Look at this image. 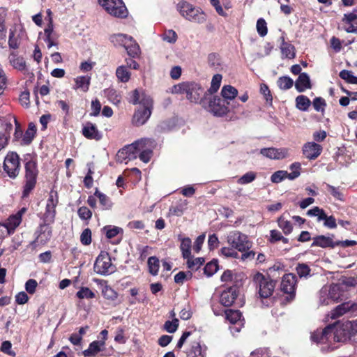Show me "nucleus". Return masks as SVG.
<instances>
[{"label":"nucleus","mask_w":357,"mask_h":357,"mask_svg":"<svg viewBox=\"0 0 357 357\" xmlns=\"http://www.w3.org/2000/svg\"><path fill=\"white\" fill-rule=\"evenodd\" d=\"M323 293L331 295V298L334 300L335 303L337 302L342 296V287L339 284H332L331 285H325L323 287Z\"/></svg>","instance_id":"4be33fe9"},{"label":"nucleus","mask_w":357,"mask_h":357,"mask_svg":"<svg viewBox=\"0 0 357 357\" xmlns=\"http://www.w3.org/2000/svg\"><path fill=\"white\" fill-rule=\"evenodd\" d=\"M176 9L180 15L185 20L202 24L206 20V15L199 7H195L188 1H182L176 5Z\"/></svg>","instance_id":"20e7f679"},{"label":"nucleus","mask_w":357,"mask_h":357,"mask_svg":"<svg viewBox=\"0 0 357 357\" xmlns=\"http://www.w3.org/2000/svg\"><path fill=\"white\" fill-rule=\"evenodd\" d=\"M293 84V79L287 76L281 77L278 80V85L279 88L283 90L289 89L292 87Z\"/></svg>","instance_id":"49530a36"},{"label":"nucleus","mask_w":357,"mask_h":357,"mask_svg":"<svg viewBox=\"0 0 357 357\" xmlns=\"http://www.w3.org/2000/svg\"><path fill=\"white\" fill-rule=\"evenodd\" d=\"M227 242L230 246L236 248L239 252L250 250L252 244L246 234L237 230L231 231L227 234Z\"/></svg>","instance_id":"6e6552de"},{"label":"nucleus","mask_w":357,"mask_h":357,"mask_svg":"<svg viewBox=\"0 0 357 357\" xmlns=\"http://www.w3.org/2000/svg\"><path fill=\"white\" fill-rule=\"evenodd\" d=\"M222 79V76L220 74H216L213 75L211 80V87L209 89V92L211 93H213L218 91L220 86Z\"/></svg>","instance_id":"8fccbe9b"},{"label":"nucleus","mask_w":357,"mask_h":357,"mask_svg":"<svg viewBox=\"0 0 357 357\" xmlns=\"http://www.w3.org/2000/svg\"><path fill=\"white\" fill-rule=\"evenodd\" d=\"M238 91L231 85H225L221 90V95L225 100H232L236 97Z\"/></svg>","instance_id":"72a5a7b5"},{"label":"nucleus","mask_w":357,"mask_h":357,"mask_svg":"<svg viewBox=\"0 0 357 357\" xmlns=\"http://www.w3.org/2000/svg\"><path fill=\"white\" fill-rule=\"evenodd\" d=\"M98 3L111 16L118 18L128 16V10L122 0H98Z\"/></svg>","instance_id":"0eeeda50"},{"label":"nucleus","mask_w":357,"mask_h":357,"mask_svg":"<svg viewBox=\"0 0 357 357\" xmlns=\"http://www.w3.org/2000/svg\"><path fill=\"white\" fill-rule=\"evenodd\" d=\"M102 294L105 298L109 300H114L117 298L116 292L107 285L102 287Z\"/></svg>","instance_id":"6e6d98bb"},{"label":"nucleus","mask_w":357,"mask_h":357,"mask_svg":"<svg viewBox=\"0 0 357 357\" xmlns=\"http://www.w3.org/2000/svg\"><path fill=\"white\" fill-rule=\"evenodd\" d=\"M76 296L79 299H91L95 298V294L88 287H81Z\"/></svg>","instance_id":"c03bdc74"},{"label":"nucleus","mask_w":357,"mask_h":357,"mask_svg":"<svg viewBox=\"0 0 357 357\" xmlns=\"http://www.w3.org/2000/svg\"><path fill=\"white\" fill-rule=\"evenodd\" d=\"M204 262V259L201 257L193 259L192 256H190V258H187L188 267L192 271L197 270Z\"/></svg>","instance_id":"a18cd8bd"},{"label":"nucleus","mask_w":357,"mask_h":357,"mask_svg":"<svg viewBox=\"0 0 357 357\" xmlns=\"http://www.w3.org/2000/svg\"><path fill=\"white\" fill-rule=\"evenodd\" d=\"M256 178V173L254 172H248L240 177L238 183L241 185H245L252 182Z\"/></svg>","instance_id":"5fc2aeb1"},{"label":"nucleus","mask_w":357,"mask_h":357,"mask_svg":"<svg viewBox=\"0 0 357 357\" xmlns=\"http://www.w3.org/2000/svg\"><path fill=\"white\" fill-rule=\"evenodd\" d=\"M82 132L89 139L99 141L102 137V134L98 130L97 126L91 122H87L84 125Z\"/></svg>","instance_id":"a211bd4d"},{"label":"nucleus","mask_w":357,"mask_h":357,"mask_svg":"<svg viewBox=\"0 0 357 357\" xmlns=\"http://www.w3.org/2000/svg\"><path fill=\"white\" fill-rule=\"evenodd\" d=\"M104 341H93L89 344L87 349L83 351L85 357L96 356L105 347Z\"/></svg>","instance_id":"cd10ccee"},{"label":"nucleus","mask_w":357,"mask_h":357,"mask_svg":"<svg viewBox=\"0 0 357 357\" xmlns=\"http://www.w3.org/2000/svg\"><path fill=\"white\" fill-rule=\"evenodd\" d=\"M178 326V319H174L172 321H167L164 324V328L168 333H174Z\"/></svg>","instance_id":"13d9d810"},{"label":"nucleus","mask_w":357,"mask_h":357,"mask_svg":"<svg viewBox=\"0 0 357 357\" xmlns=\"http://www.w3.org/2000/svg\"><path fill=\"white\" fill-rule=\"evenodd\" d=\"M238 295V291L236 287L227 288L222 292L220 302L224 306H231L237 298Z\"/></svg>","instance_id":"f3484780"},{"label":"nucleus","mask_w":357,"mask_h":357,"mask_svg":"<svg viewBox=\"0 0 357 357\" xmlns=\"http://www.w3.org/2000/svg\"><path fill=\"white\" fill-rule=\"evenodd\" d=\"M282 43L280 44V50L282 57L292 59L296 56L295 47L293 45L284 40V37H281Z\"/></svg>","instance_id":"c756f323"},{"label":"nucleus","mask_w":357,"mask_h":357,"mask_svg":"<svg viewBox=\"0 0 357 357\" xmlns=\"http://www.w3.org/2000/svg\"><path fill=\"white\" fill-rule=\"evenodd\" d=\"M218 270V265L217 261H211L206 264V266L204 268V274L208 276L211 277L213 274H215Z\"/></svg>","instance_id":"3c124183"},{"label":"nucleus","mask_w":357,"mask_h":357,"mask_svg":"<svg viewBox=\"0 0 357 357\" xmlns=\"http://www.w3.org/2000/svg\"><path fill=\"white\" fill-rule=\"evenodd\" d=\"M326 187L328 188V190L336 199L343 201V194L341 192L340 188H336L329 184H326Z\"/></svg>","instance_id":"e2e57ef3"},{"label":"nucleus","mask_w":357,"mask_h":357,"mask_svg":"<svg viewBox=\"0 0 357 357\" xmlns=\"http://www.w3.org/2000/svg\"><path fill=\"white\" fill-rule=\"evenodd\" d=\"M144 140H137L131 144L125 146L116 153V160L120 163H127L129 160L137 158V150L142 149Z\"/></svg>","instance_id":"1a4fd4ad"},{"label":"nucleus","mask_w":357,"mask_h":357,"mask_svg":"<svg viewBox=\"0 0 357 357\" xmlns=\"http://www.w3.org/2000/svg\"><path fill=\"white\" fill-rule=\"evenodd\" d=\"M357 309V304L353 303L351 302H346L341 305L337 306L332 312H331V318L336 319L344 313L350 311L355 310Z\"/></svg>","instance_id":"b1692460"},{"label":"nucleus","mask_w":357,"mask_h":357,"mask_svg":"<svg viewBox=\"0 0 357 357\" xmlns=\"http://www.w3.org/2000/svg\"><path fill=\"white\" fill-rule=\"evenodd\" d=\"M286 171L279 170L274 172L271 177V181L274 183H278L286 179Z\"/></svg>","instance_id":"338daca9"},{"label":"nucleus","mask_w":357,"mask_h":357,"mask_svg":"<svg viewBox=\"0 0 357 357\" xmlns=\"http://www.w3.org/2000/svg\"><path fill=\"white\" fill-rule=\"evenodd\" d=\"M44 40L47 43L48 49L53 46H57L58 36L54 31L53 24L51 21L44 30Z\"/></svg>","instance_id":"412c9836"},{"label":"nucleus","mask_w":357,"mask_h":357,"mask_svg":"<svg viewBox=\"0 0 357 357\" xmlns=\"http://www.w3.org/2000/svg\"><path fill=\"white\" fill-rule=\"evenodd\" d=\"M130 102L139 104L142 108L135 111L132 117V124L135 126L144 125L150 118L153 109V100L144 91L135 89L130 95Z\"/></svg>","instance_id":"f03ea898"},{"label":"nucleus","mask_w":357,"mask_h":357,"mask_svg":"<svg viewBox=\"0 0 357 357\" xmlns=\"http://www.w3.org/2000/svg\"><path fill=\"white\" fill-rule=\"evenodd\" d=\"M3 169L9 177L15 178L19 174L20 163L19 155L15 152L8 153L3 162Z\"/></svg>","instance_id":"9b49d317"},{"label":"nucleus","mask_w":357,"mask_h":357,"mask_svg":"<svg viewBox=\"0 0 357 357\" xmlns=\"http://www.w3.org/2000/svg\"><path fill=\"white\" fill-rule=\"evenodd\" d=\"M226 319L232 324L244 322L242 314L239 310H227L225 311Z\"/></svg>","instance_id":"2f4dec72"},{"label":"nucleus","mask_w":357,"mask_h":357,"mask_svg":"<svg viewBox=\"0 0 357 357\" xmlns=\"http://www.w3.org/2000/svg\"><path fill=\"white\" fill-rule=\"evenodd\" d=\"M257 30L259 36L264 37L267 34L268 29L266 22L263 18H259L257 22Z\"/></svg>","instance_id":"bf43d9fd"},{"label":"nucleus","mask_w":357,"mask_h":357,"mask_svg":"<svg viewBox=\"0 0 357 357\" xmlns=\"http://www.w3.org/2000/svg\"><path fill=\"white\" fill-rule=\"evenodd\" d=\"M162 39L170 44H174L178 38L176 33L172 29L165 30L161 36Z\"/></svg>","instance_id":"79ce46f5"},{"label":"nucleus","mask_w":357,"mask_h":357,"mask_svg":"<svg viewBox=\"0 0 357 357\" xmlns=\"http://www.w3.org/2000/svg\"><path fill=\"white\" fill-rule=\"evenodd\" d=\"M58 204L56 192L51 191L47 200L45 212L43 215L44 222L47 224L54 222L56 215V206Z\"/></svg>","instance_id":"f8f14e48"},{"label":"nucleus","mask_w":357,"mask_h":357,"mask_svg":"<svg viewBox=\"0 0 357 357\" xmlns=\"http://www.w3.org/2000/svg\"><path fill=\"white\" fill-rule=\"evenodd\" d=\"M140 140H144L145 142L143 143L142 149L137 150V156H139V159L142 162L147 163L150 161L152 156L151 147L153 144V141L151 139L146 138L141 139Z\"/></svg>","instance_id":"6ab92c4d"},{"label":"nucleus","mask_w":357,"mask_h":357,"mask_svg":"<svg viewBox=\"0 0 357 357\" xmlns=\"http://www.w3.org/2000/svg\"><path fill=\"white\" fill-rule=\"evenodd\" d=\"M296 103L298 109L306 111L310 106L311 102L307 97L301 95L296 98Z\"/></svg>","instance_id":"58836bf2"},{"label":"nucleus","mask_w":357,"mask_h":357,"mask_svg":"<svg viewBox=\"0 0 357 357\" xmlns=\"http://www.w3.org/2000/svg\"><path fill=\"white\" fill-rule=\"evenodd\" d=\"M75 85L73 89L75 90H80L83 92H86L90 86L91 77L89 76H78L74 79Z\"/></svg>","instance_id":"c85d7f7f"},{"label":"nucleus","mask_w":357,"mask_h":357,"mask_svg":"<svg viewBox=\"0 0 357 357\" xmlns=\"http://www.w3.org/2000/svg\"><path fill=\"white\" fill-rule=\"evenodd\" d=\"M172 93L186 95V98L192 102L198 103L204 93V89L200 84L195 82H183L174 85L172 88Z\"/></svg>","instance_id":"39448f33"},{"label":"nucleus","mask_w":357,"mask_h":357,"mask_svg":"<svg viewBox=\"0 0 357 357\" xmlns=\"http://www.w3.org/2000/svg\"><path fill=\"white\" fill-rule=\"evenodd\" d=\"M260 153L271 160H282L290 156V149L286 147L264 148L260 150Z\"/></svg>","instance_id":"ddd939ff"},{"label":"nucleus","mask_w":357,"mask_h":357,"mask_svg":"<svg viewBox=\"0 0 357 357\" xmlns=\"http://www.w3.org/2000/svg\"><path fill=\"white\" fill-rule=\"evenodd\" d=\"M181 240V250L182 252V255L184 259L190 258L191 256V247L192 242L190 238H181L179 237Z\"/></svg>","instance_id":"473e14b6"},{"label":"nucleus","mask_w":357,"mask_h":357,"mask_svg":"<svg viewBox=\"0 0 357 357\" xmlns=\"http://www.w3.org/2000/svg\"><path fill=\"white\" fill-rule=\"evenodd\" d=\"M36 133V132L34 131V130L27 129L26 132L22 135V143L26 145L29 144L33 139Z\"/></svg>","instance_id":"69168bd1"},{"label":"nucleus","mask_w":357,"mask_h":357,"mask_svg":"<svg viewBox=\"0 0 357 357\" xmlns=\"http://www.w3.org/2000/svg\"><path fill=\"white\" fill-rule=\"evenodd\" d=\"M116 75L119 80L122 82H127L130 77V73L124 66H121L116 70Z\"/></svg>","instance_id":"e433bc0d"},{"label":"nucleus","mask_w":357,"mask_h":357,"mask_svg":"<svg viewBox=\"0 0 357 357\" xmlns=\"http://www.w3.org/2000/svg\"><path fill=\"white\" fill-rule=\"evenodd\" d=\"M296 284V276L292 273L286 274L282 277L281 290L291 297L294 295Z\"/></svg>","instance_id":"2eb2a0df"},{"label":"nucleus","mask_w":357,"mask_h":357,"mask_svg":"<svg viewBox=\"0 0 357 357\" xmlns=\"http://www.w3.org/2000/svg\"><path fill=\"white\" fill-rule=\"evenodd\" d=\"M187 200H180L175 206L170 208V211L174 215L181 216L187 209Z\"/></svg>","instance_id":"ea45409f"},{"label":"nucleus","mask_w":357,"mask_h":357,"mask_svg":"<svg viewBox=\"0 0 357 357\" xmlns=\"http://www.w3.org/2000/svg\"><path fill=\"white\" fill-rule=\"evenodd\" d=\"M208 66L215 70L222 69L221 61L219 55L215 53L209 54L207 58Z\"/></svg>","instance_id":"f704fd0d"},{"label":"nucleus","mask_w":357,"mask_h":357,"mask_svg":"<svg viewBox=\"0 0 357 357\" xmlns=\"http://www.w3.org/2000/svg\"><path fill=\"white\" fill-rule=\"evenodd\" d=\"M50 224L45 222L40 226L38 234L36 237V242L40 244H45L52 237V230Z\"/></svg>","instance_id":"5701e85b"},{"label":"nucleus","mask_w":357,"mask_h":357,"mask_svg":"<svg viewBox=\"0 0 357 357\" xmlns=\"http://www.w3.org/2000/svg\"><path fill=\"white\" fill-rule=\"evenodd\" d=\"M340 77L348 83L357 84V77L351 71L342 70L340 73Z\"/></svg>","instance_id":"09e8293b"},{"label":"nucleus","mask_w":357,"mask_h":357,"mask_svg":"<svg viewBox=\"0 0 357 357\" xmlns=\"http://www.w3.org/2000/svg\"><path fill=\"white\" fill-rule=\"evenodd\" d=\"M109 40L114 46L125 48L128 43L132 42V37L123 33H117L111 36Z\"/></svg>","instance_id":"a878e982"},{"label":"nucleus","mask_w":357,"mask_h":357,"mask_svg":"<svg viewBox=\"0 0 357 357\" xmlns=\"http://www.w3.org/2000/svg\"><path fill=\"white\" fill-rule=\"evenodd\" d=\"M253 282L261 298H267L273 294L275 283L268 275L257 273L253 276Z\"/></svg>","instance_id":"423d86ee"},{"label":"nucleus","mask_w":357,"mask_h":357,"mask_svg":"<svg viewBox=\"0 0 357 357\" xmlns=\"http://www.w3.org/2000/svg\"><path fill=\"white\" fill-rule=\"evenodd\" d=\"M102 230L104 231L107 238H112L117 236L121 231H122V229L116 227L107 225L103 227Z\"/></svg>","instance_id":"37998d69"},{"label":"nucleus","mask_w":357,"mask_h":357,"mask_svg":"<svg viewBox=\"0 0 357 357\" xmlns=\"http://www.w3.org/2000/svg\"><path fill=\"white\" fill-rule=\"evenodd\" d=\"M324 211L322 208H320L318 206H314L312 208L310 209L307 212V215L308 216H314L317 218V221L320 222L322 221V219L324 218Z\"/></svg>","instance_id":"864d4df0"},{"label":"nucleus","mask_w":357,"mask_h":357,"mask_svg":"<svg viewBox=\"0 0 357 357\" xmlns=\"http://www.w3.org/2000/svg\"><path fill=\"white\" fill-rule=\"evenodd\" d=\"M25 211L24 208H22L17 213L10 215L3 224V226L7 229L9 234L13 232L20 225L22 222V216L24 213Z\"/></svg>","instance_id":"aec40b11"},{"label":"nucleus","mask_w":357,"mask_h":357,"mask_svg":"<svg viewBox=\"0 0 357 357\" xmlns=\"http://www.w3.org/2000/svg\"><path fill=\"white\" fill-rule=\"evenodd\" d=\"M10 62L13 66L19 70H24L26 69V62L22 57L14 58Z\"/></svg>","instance_id":"774afa93"},{"label":"nucleus","mask_w":357,"mask_h":357,"mask_svg":"<svg viewBox=\"0 0 357 357\" xmlns=\"http://www.w3.org/2000/svg\"><path fill=\"white\" fill-rule=\"evenodd\" d=\"M94 271L100 275H109L114 272L115 266L112 264L111 258L106 252H101L94 264Z\"/></svg>","instance_id":"9d476101"},{"label":"nucleus","mask_w":357,"mask_h":357,"mask_svg":"<svg viewBox=\"0 0 357 357\" xmlns=\"http://www.w3.org/2000/svg\"><path fill=\"white\" fill-rule=\"evenodd\" d=\"M324 218L322 219L324 221V226L329 229H335L337 227V223L335 218L333 216H328L326 213L324 214Z\"/></svg>","instance_id":"680f3d73"},{"label":"nucleus","mask_w":357,"mask_h":357,"mask_svg":"<svg viewBox=\"0 0 357 357\" xmlns=\"http://www.w3.org/2000/svg\"><path fill=\"white\" fill-rule=\"evenodd\" d=\"M220 252L226 258L239 259V251L234 247H223Z\"/></svg>","instance_id":"c9c22d12"},{"label":"nucleus","mask_w":357,"mask_h":357,"mask_svg":"<svg viewBox=\"0 0 357 357\" xmlns=\"http://www.w3.org/2000/svg\"><path fill=\"white\" fill-rule=\"evenodd\" d=\"M207 347L201 345L199 342H194L189 351L188 356L190 357H206Z\"/></svg>","instance_id":"7c9ffc66"},{"label":"nucleus","mask_w":357,"mask_h":357,"mask_svg":"<svg viewBox=\"0 0 357 357\" xmlns=\"http://www.w3.org/2000/svg\"><path fill=\"white\" fill-rule=\"evenodd\" d=\"M148 266L149 273L153 275H156L160 268V261L156 257H151L148 259Z\"/></svg>","instance_id":"a19ab883"},{"label":"nucleus","mask_w":357,"mask_h":357,"mask_svg":"<svg viewBox=\"0 0 357 357\" xmlns=\"http://www.w3.org/2000/svg\"><path fill=\"white\" fill-rule=\"evenodd\" d=\"M125 49L126 50L127 53L132 57L137 56L139 53V46L133 39L132 43H128L127 47H126Z\"/></svg>","instance_id":"603ef678"},{"label":"nucleus","mask_w":357,"mask_h":357,"mask_svg":"<svg viewBox=\"0 0 357 357\" xmlns=\"http://www.w3.org/2000/svg\"><path fill=\"white\" fill-rule=\"evenodd\" d=\"M80 241L84 245H89L91 243V231L86 228L83 230L80 236Z\"/></svg>","instance_id":"052dcab7"},{"label":"nucleus","mask_w":357,"mask_h":357,"mask_svg":"<svg viewBox=\"0 0 357 357\" xmlns=\"http://www.w3.org/2000/svg\"><path fill=\"white\" fill-rule=\"evenodd\" d=\"M94 196L97 197L99 199L100 203L102 206L103 209L107 210L112 207V203L110 201L109 198L106 195L96 190L94 193Z\"/></svg>","instance_id":"4c0bfd02"},{"label":"nucleus","mask_w":357,"mask_h":357,"mask_svg":"<svg viewBox=\"0 0 357 357\" xmlns=\"http://www.w3.org/2000/svg\"><path fill=\"white\" fill-rule=\"evenodd\" d=\"M24 168L25 184L22 192L23 197H27L34 189L38 174L36 160L31 154L24 156Z\"/></svg>","instance_id":"7ed1b4c3"},{"label":"nucleus","mask_w":357,"mask_h":357,"mask_svg":"<svg viewBox=\"0 0 357 357\" xmlns=\"http://www.w3.org/2000/svg\"><path fill=\"white\" fill-rule=\"evenodd\" d=\"M295 87L298 92H303L311 88L310 79L309 75L303 73H301L296 81Z\"/></svg>","instance_id":"bb28decb"},{"label":"nucleus","mask_w":357,"mask_h":357,"mask_svg":"<svg viewBox=\"0 0 357 357\" xmlns=\"http://www.w3.org/2000/svg\"><path fill=\"white\" fill-rule=\"evenodd\" d=\"M296 272L300 278H307L310 275V268L307 264H298L296 267Z\"/></svg>","instance_id":"4d7b16f0"},{"label":"nucleus","mask_w":357,"mask_h":357,"mask_svg":"<svg viewBox=\"0 0 357 357\" xmlns=\"http://www.w3.org/2000/svg\"><path fill=\"white\" fill-rule=\"evenodd\" d=\"M279 227L283 231L284 234L286 235L289 234L292 231V225L291 223L284 220L283 217H280L278 220Z\"/></svg>","instance_id":"de8ad7c7"},{"label":"nucleus","mask_w":357,"mask_h":357,"mask_svg":"<svg viewBox=\"0 0 357 357\" xmlns=\"http://www.w3.org/2000/svg\"><path fill=\"white\" fill-rule=\"evenodd\" d=\"M78 215L83 220H89L91 218L92 212L86 206H82L78 209Z\"/></svg>","instance_id":"0e129e2a"},{"label":"nucleus","mask_w":357,"mask_h":357,"mask_svg":"<svg viewBox=\"0 0 357 357\" xmlns=\"http://www.w3.org/2000/svg\"><path fill=\"white\" fill-rule=\"evenodd\" d=\"M357 333V322L346 321L328 325L311 335V340L322 345V349L333 350L337 342H344Z\"/></svg>","instance_id":"f257e3e1"},{"label":"nucleus","mask_w":357,"mask_h":357,"mask_svg":"<svg viewBox=\"0 0 357 357\" xmlns=\"http://www.w3.org/2000/svg\"><path fill=\"white\" fill-rule=\"evenodd\" d=\"M318 246L323 248H333L336 246V241H333V238L331 236H326L324 235L317 236L313 238L312 247Z\"/></svg>","instance_id":"393cba45"},{"label":"nucleus","mask_w":357,"mask_h":357,"mask_svg":"<svg viewBox=\"0 0 357 357\" xmlns=\"http://www.w3.org/2000/svg\"><path fill=\"white\" fill-rule=\"evenodd\" d=\"M322 150V146L314 142H307L302 146L303 156L310 160L317 159L321 155Z\"/></svg>","instance_id":"4468645a"},{"label":"nucleus","mask_w":357,"mask_h":357,"mask_svg":"<svg viewBox=\"0 0 357 357\" xmlns=\"http://www.w3.org/2000/svg\"><path fill=\"white\" fill-rule=\"evenodd\" d=\"M209 111L215 116H222L228 112L225 101L218 97H214L209 102Z\"/></svg>","instance_id":"dca6fc26"}]
</instances>
